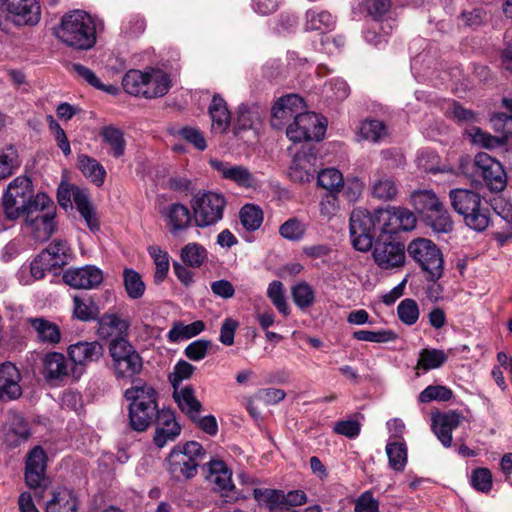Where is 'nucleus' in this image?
Returning <instances> with one entry per match:
<instances>
[{
    "label": "nucleus",
    "mask_w": 512,
    "mask_h": 512,
    "mask_svg": "<svg viewBox=\"0 0 512 512\" xmlns=\"http://www.w3.org/2000/svg\"><path fill=\"white\" fill-rule=\"evenodd\" d=\"M336 26V18L327 10L316 8L309 9L305 13L304 28L306 31L328 33Z\"/></svg>",
    "instance_id": "2f4dec72"
},
{
    "label": "nucleus",
    "mask_w": 512,
    "mask_h": 512,
    "mask_svg": "<svg viewBox=\"0 0 512 512\" xmlns=\"http://www.w3.org/2000/svg\"><path fill=\"white\" fill-rule=\"evenodd\" d=\"M67 355L72 363V380L76 382L85 374L90 364L103 357L104 348L98 341H79L67 347Z\"/></svg>",
    "instance_id": "f8f14e48"
},
{
    "label": "nucleus",
    "mask_w": 512,
    "mask_h": 512,
    "mask_svg": "<svg viewBox=\"0 0 512 512\" xmlns=\"http://www.w3.org/2000/svg\"><path fill=\"white\" fill-rule=\"evenodd\" d=\"M108 350L112 360L111 368L117 380L133 381L141 373L143 360L127 339H112Z\"/></svg>",
    "instance_id": "423d86ee"
},
{
    "label": "nucleus",
    "mask_w": 512,
    "mask_h": 512,
    "mask_svg": "<svg viewBox=\"0 0 512 512\" xmlns=\"http://www.w3.org/2000/svg\"><path fill=\"white\" fill-rule=\"evenodd\" d=\"M318 168V157L314 147H302L293 157L289 167V177L293 182L309 183L314 179Z\"/></svg>",
    "instance_id": "2eb2a0df"
},
{
    "label": "nucleus",
    "mask_w": 512,
    "mask_h": 512,
    "mask_svg": "<svg viewBox=\"0 0 512 512\" xmlns=\"http://www.w3.org/2000/svg\"><path fill=\"white\" fill-rule=\"evenodd\" d=\"M75 317L81 321H90L95 319L98 314V308L91 299H82L78 296L73 298Z\"/></svg>",
    "instance_id": "bf43d9fd"
},
{
    "label": "nucleus",
    "mask_w": 512,
    "mask_h": 512,
    "mask_svg": "<svg viewBox=\"0 0 512 512\" xmlns=\"http://www.w3.org/2000/svg\"><path fill=\"white\" fill-rule=\"evenodd\" d=\"M353 338L358 341L372 342V343H387L394 341L397 335L392 330H358L353 333Z\"/></svg>",
    "instance_id": "052dcab7"
},
{
    "label": "nucleus",
    "mask_w": 512,
    "mask_h": 512,
    "mask_svg": "<svg viewBox=\"0 0 512 512\" xmlns=\"http://www.w3.org/2000/svg\"><path fill=\"white\" fill-rule=\"evenodd\" d=\"M149 255L155 264L154 280L156 283H161L167 277L169 272V255L166 251L162 250L159 246H150L148 248Z\"/></svg>",
    "instance_id": "603ef678"
},
{
    "label": "nucleus",
    "mask_w": 512,
    "mask_h": 512,
    "mask_svg": "<svg viewBox=\"0 0 512 512\" xmlns=\"http://www.w3.org/2000/svg\"><path fill=\"white\" fill-rule=\"evenodd\" d=\"M156 419L154 443L158 448H163L169 442L176 440L181 433V426L176 421L174 413L169 410L160 411Z\"/></svg>",
    "instance_id": "b1692460"
},
{
    "label": "nucleus",
    "mask_w": 512,
    "mask_h": 512,
    "mask_svg": "<svg viewBox=\"0 0 512 512\" xmlns=\"http://www.w3.org/2000/svg\"><path fill=\"white\" fill-rule=\"evenodd\" d=\"M292 299L295 305L305 310L310 308L316 299V292L307 282H299L291 288Z\"/></svg>",
    "instance_id": "8fccbe9b"
},
{
    "label": "nucleus",
    "mask_w": 512,
    "mask_h": 512,
    "mask_svg": "<svg viewBox=\"0 0 512 512\" xmlns=\"http://www.w3.org/2000/svg\"><path fill=\"white\" fill-rule=\"evenodd\" d=\"M210 165L223 179L234 182L240 187L252 188L257 184L256 177L245 166L235 165L217 159L211 160Z\"/></svg>",
    "instance_id": "412c9836"
},
{
    "label": "nucleus",
    "mask_w": 512,
    "mask_h": 512,
    "mask_svg": "<svg viewBox=\"0 0 512 512\" xmlns=\"http://www.w3.org/2000/svg\"><path fill=\"white\" fill-rule=\"evenodd\" d=\"M409 256L419 264L427 274L428 280H438L444 270V259L441 250L429 239L417 238L407 246Z\"/></svg>",
    "instance_id": "1a4fd4ad"
},
{
    "label": "nucleus",
    "mask_w": 512,
    "mask_h": 512,
    "mask_svg": "<svg viewBox=\"0 0 512 512\" xmlns=\"http://www.w3.org/2000/svg\"><path fill=\"white\" fill-rule=\"evenodd\" d=\"M307 231V224L297 217L287 219L279 227V234L285 240L291 242L301 241Z\"/></svg>",
    "instance_id": "09e8293b"
},
{
    "label": "nucleus",
    "mask_w": 512,
    "mask_h": 512,
    "mask_svg": "<svg viewBox=\"0 0 512 512\" xmlns=\"http://www.w3.org/2000/svg\"><path fill=\"white\" fill-rule=\"evenodd\" d=\"M464 416L457 411L438 413L432 416V430L446 448L452 444V432L460 426Z\"/></svg>",
    "instance_id": "5701e85b"
},
{
    "label": "nucleus",
    "mask_w": 512,
    "mask_h": 512,
    "mask_svg": "<svg viewBox=\"0 0 512 512\" xmlns=\"http://www.w3.org/2000/svg\"><path fill=\"white\" fill-rule=\"evenodd\" d=\"M21 166L19 152L14 145L0 149V180L7 179L16 173Z\"/></svg>",
    "instance_id": "58836bf2"
},
{
    "label": "nucleus",
    "mask_w": 512,
    "mask_h": 512,
    "mask_svg": "<svg viewBox=\"0 0 512 512\" xmlns=\"http://www.w3.org/2000/svg\"><path fill=\"white\" fill-rule=\"evenodd\" d=\"M378 236L396 234V215L392 206L375 209Z\"/></svg>",
    "instance_id": "864d4df0"
},
{
    "label": "nucleus",
    "mask_w": 512,
    "mask_h": 512,
    "mask_svg": "<svg viewBox=\"0 0 512 512\" xmlns=\"http://www.w3.org/2000/svg\"><path fill=\"white\" fill-rule=\"evenodd\" d=\"M452 390L442 385H429L420 394L419 401L428 403L431 401H448L452 398Z\"/></svg>",
    "instance_id": "680f3d73"
},
{
    "label": "nucleus",
    "mask_w": 512,
    "mask_h": 512,
    "mask_svg": "<svg viewBox=\"0 0 512 512\" xmlns=\"http://www.w3.org/2000/svg\"><path fill=\"white\" fill-rule=\"evenodd\" d=\"M325 132L326 121L306 110L286 127V135L294 143L320 141L324 138Z\"/></svg>",
    "instance_id": "9b49d317"
},
{
    "label": "nucleus",
    "mask_w": 512,
    "mask_h": 512,
    "mask_svg": "<svg viewBox=\"0 0 512 512\" xmlns=\"http://www.w3.org/2000/svg\"><path fill=\"white\" fill-rule=\"evenodd\" d=\"M99 135L102 137L103 142L109 147V154L115 158L124 155L126 141L124 133L120 128L114 125L103 126L100 129Z\"/></svg>",
    "instance_id": "c9c22d12"
},
{
    "label": "nucleus",
    "mask_w": 512,
    "mask_h": 512,
    "mask_svg": "<svg viewBox=\"0 0 512 512\" xmlns=\"http://www.w3.org/2000/svg\"><path fill=\"white\" fill-rule=\"evenodd\" d=\"M324 93L332 101H342L348 97L350 89L346 81L336 78L329 81Z\"/></svg>",
    "instance_id": "774afa93"
},
{
    "label": "nucleus",
    "mask_w": 512,
    "mask_h": 512,
    "mask_svg": "<svg viewBox=\"0 0 512 512\" xmlns=\"http://www.w3.org/2000/svg\"><path fill=\"white\" fill-rule=\"evenodd\" d=\"M63 281L75 289H94L103 282V272L94 265L71 268L64 272Z\"/></svg>",
    "instance_id": "6ab92c4d"
},
{
    "label": "nucleus",
    "mask_w": 512,
    "mask_h": 512,
    "mask_svg": "<svg viewBox=\"0 0 512 512\" xmlns=\"http://www.w3.org/2000/svg\"><path fill=\"white\" fill-rule=\"evenodd\" d=\"M399 319L406 325H413L419 318V308L415 300L404 299L397 307Z\"/></svg>",
    "instance_id": "0e129e2a"
},
{
    "label": "nucleus",
    "mask_w": 512,
    "mask_h": 512,
    "mask_svg": "<svg viewBox=\"0 0 512 512\" xmlns=\"http://www.w3.org/2000/svg\"><path fill=\"white\" fill-rule=\"evenodd\" d=\"M21 375L17 367L10 363L0 365V400H13L21 396L19 384Z\"/></svg>",
    "instance_id": "393cba45"
},
{
    "label": "nucleus",
    "mask_w": 512,
    "mask_h": 512,
    "mask_svg": "<svg viewBox=\"0 0 512 512\" xmlns=\"http://www.w3.org/2000/svg\"><path fill=\"white\" fill-rule=\"evenodd\" d=\"M373 197L380 200H392L398 193V187L394 180L386 174H377L371 183Z\"/></svg>",
    "instance_id": "79ce46f5"
},
{
    "label": "nucleus",
    "mask_w": 512,
    "mask_h": 512,
    "mask_svg": "<svg viewBox=\"0 0 512 512\" xmlns=\"http://www.w3.org/2000/svg\"><path fill=\"white\" fill-rule=\"evenodd\" d=\"M449 199L454 211L463 217L469 228L481 232L489 226L490 210L478 192L456 188L450 190Z\"/></svg>",
    "instance_id": "7ed1b4c3"
},
{
    "label": "nucleus",
    "mask_w": 512,
    "mask_h": 512,
    "mask_svg": "<svg viewBox=\"0 0 512 512\" xmlns=\"http://www.w3.org/2000/svg\"><path fill=\"white\" fill-rule=\"evenodd\" d=\"M387 135L386 126L382 121L374 119L364 120L358 129V136L370 142H379Z\"/></svg>",
    "instance_id": "49530a36"
},
{
    "label": "nucleus",
    "mask_w": 512,
    "mask_h": 512,
    "mask_svg": "<svg viewBox=\"0 0 512 512\" xmlns=\"http://www.w3.org/2000/svg\"><path fill=\"white\" fill-rule=\"evenodd\" d=\"M209 114L212 120V129L216 133H224L230 125V112L225 100L214 95L209 106Z\"/></svg>",
    "instance_id": "473e14b6"
},
{
    "label": "nucleus",
    "mask_w": 512,
    "mask_h": 512,
    "mask_svg": "<svg viewBox=\"0 0 512 512\" xmlns=\"http://www.w3.org/2000/svg\"><path fill=\"white\" fill-rule=\"evenodd\" d=\"M145 79H147L146 71L129 70L122 79L123 89L130 95L143 97Z\"/></svg>",
    "instance_id": "3c124183"
},
{
    "label": "nucleus",
    "mask_w": 512,
    "mask_h": 512,
    "mask_svg": "<svg viewBox=\"0 0 512 512\" xmlns=\"http://www.w3.org/2000/svg\"><path fill=\"white\" fill-rule=\"evenodd\" d=\"M173 398L180 411L189 419L203 410V405L197 399L195 390L191 385L174 388Z\"/></svg>",
    "instance_id": "c85d7f7f"
},
{
    "label": "nucleus",
    "mask_w": 512,
    "mask_h": 512,
    "mask_svg": "<svg viewBox=\"0 0 512 512\" xmlns=\"http://www.w3.org/2000/svg\"><path fill=\"white\" fill-rule=\"evenodd\" d=\"M209 474L207 476L209 482L214 485V489L227 495L229 491L234 489L232 483V473L226 464L221 460H212L208 464Z\"/></svg>",
    "instance_id": "7c9ffc66"
},
{
    "label": "nucleus",
    "mask_w": 512,
    "mask_h": 512,
    "mask_svg": "<svg viewBox=\"0 0 512 512\" xmlns=\"http://www.w3.org/2000/svg\"><path fill=\"white\" fill-rule=\"evenodd\" d=\"M42 375L53 386H60L69 378L72 379L71 367L65 355L55 351L45 354L42 358Z\"/></svg>",
    "instance_id": "f3484780"
},
{
    "label": "nucleus",
    "mask_w": 512,
    "mask_h": 512,
    "mask_svg": "<svg viewBox=\"0 0 512 512\" xmlns=\"http://www.w3.org/2000/svg\"><path fill=\"white\" fill-rule=\"evenodd\" d=\"M195 369V366L188 363L187 361L179 360L175 364L173 372L169 375V381L173 389L176 387H183L184 385L181 383L184 380L189 379L193 375Z\"/></svg>",
    "instance_id": "69168bd1"
},
{
    "label": "nucleus",
    "mask_w": 512,
    "mask_h": 512,
    "mask_svg": "<svg viewBox=\"0 0 512 512\" xmlns=\"http://www.w3.org/2000/svg\"><path fill=\"white\" fill-rule=\"evenodd\" d=\"M227 199L224 194L212 190H200L192 195L190 208L194 225L198 228L215 226L224 217Z\"/></svg>",
    "instance_id": "39448f33"
},
{
    "label": "nucleus",
    "mask_w": 512,
    "mask_h": 512,
    "mask_svg": "<svg viewBox=\"0 0 512 512\" xmlns=\"http://www.w3.org/2000/svg\"><path fill=\"white\" fill-rule=\"evenodd\" d=\"M172 234L187 229L193 221L191 208L182 203H172L161 210Z\"/></svg>",
    "instance_id": "a878e982"
},
{
    "label": "nucleus",
    "mask_w": 512,
    "mask_h": 512,
    "mask_svg": "<svg viewBox=\"0 0 512 512\" xmlns=\"http://www.w3.org/2000/svg\"><path fill=\"white\" fill-rule=\"evenodd\" d=\"M476 173L483 179L485 186L492 193L502 192L508 183L503 165L487 153L481 152L474 157Z\"/></svg>",
    "instance_id": "4468645a"
},
{
    "label": "nucleus",
    "mask_w": 512,
    "mask_h": 512,
    "mask_svg": "<svg viewBox=\"0 0 512 512\" xmlns=\"http://www.w3.org/2000/svg\"><path fill=\"white\" fill-rule=\"evenodd\" d=\"M125 398L131 401L129 420L133 430L145 431L159 414L156 391L153 387L143 384L133 386L125 391Z\"/></svg>",
    "instance_id": "20e7f679"
},
{
    "label": "nucleus",
    "mask_w": 512,
    "mask_h": 512,
    "mask_svg": "<svg viewBox=\"0 0 512 512\" xmlns=\"http://www.w3.org/2000/svg\"><path fill=\"white\" fill-rule=\"evenodd\" d=\"M304 110H306V105L299 95H285L278 99L272 108L271 124L274 128L281 129L295 121Z\"/></svg>",
    "instance_id": "dca6fc26"
},
{
    "label": "nucleus",
    "mask_w": 512,
    "mask_h": 512,
    "mask_svg": "<svg viewBox=\"0 0 512 512\" xmlns=\"http://www.w3.org/2000/svg\"><path fill=\"white\" fill-rule=\"evenodd\" d=\"M254 497L268 507L270 512H296L294 507L307 503V495L302 490H291L285 493L282 490L255 489Z\"/></svg>",
    "instance_id": "ddd939ff"
},
{
    "label": "nucleus",
    "mask_w": 512,
    "mask_h": 512,
    "mask_svg": "<svg viewBox=\"0 0 512 512\" xmlns=\"http://www.w3.org/2000/svg\"><path fill=\"white\" fill-rule=\"evenodd\" d=\"M389 467L395 472H403L408 461L407 446L404 441L388 442L385 448Z\"/></svg>",
    "instance_id": "a19ab883"
},
{
    "label": "nucleus",
    "mask_w": 512,
    "mask_h": 512,
    "mask_svg": "<svg viewBox=\"0 0 512 512\" xmlns=\"http://www.w3.org/2000/svg\"><path fill=\"white\" fill-rule=\"evenodd\" d=\"M467 135L474 145L485 149H494L504 144V138L492 136L475 126L467 130Z\"/></svg>",
    "instance_id": "5fc2aeb1"
},
{
    "label": "nucleus",
    "mask_w": 512,
    "mask_h": 512,
    "mask_svg": "<svg viewBox=\"0 0 512 512\" xmlns=\"http://www.w3.org/2000/svg\"><path fill=\"white\" fill-rule=\"evenodd\" d=\"M448 359V355L439 349L425 348L419 353L417 368L424 371L441 367Z\"/></svg>",
    "instance_id": "de8ad7c7"
},
{
    "label": "nucleus",
    "mask_w": 512,
    "mask_h": 512,
    "mask_svg": "<svg viewBox=\"0 0 512 512\" xmlns=\"http://www.w3.org/2000/svg\"><path fill=\"white\" fill-rule=\"evenodd\" d=\"M350 237L354 248L361 252L369 251L378 236L375 210L356 208L350 215Z\"/></svg>",
    "instance_id": "9d476101"
},
{
    "label": "nucleus",
    "mask_w": 512,
    "mask_h": 512,
    "mask_svg": "<svg viewBox=\"0 0 512 512\" xmlns=\"http://www.w3.org/2000/svg\"><path fill=\"white\" fill-rule=\"evenodd\" d=\"M56 38L76 50H89L96 43V26L83 10H73L62 16L54 29Z\"/></svg>",
    "instance_id": "f257e3e1"
},
{
    "label": "nucleus",
    "mask_w": 512,
    "mask_h": 512,
    "mask_svg": "<svg viewBox=\"0 0 512 512\" xmlns=\"http://www.w3.org/2000/svg\"><path fill=\"white\" fill-rule=\"evenodd\" d=\"M38 193L34 194L32 181L27 176L13 179L3 195V213L8 220L14 221L22 216L30 206H36Z\"/></svg>",
    "instance_id": "6e6552de"
},
{
    "label": "nucleus",
    "mask_w": 512,
    "mask_h": 512,
    "mask_svg": "<svg viewBox=\"0 0 512 512\" xmlns=\"http://www.w3.org/2000/svg\"><path fill=\"white\" fill-rule=\"evenodd\" d=\"M267 296L280 313L288 315L289 308L284 296L283 284L280 281H273L269 284Z\"/></svg>",
    "instance_id": "338daca9"
},
{
    "label": "nucleus",
    "mask_w": 512,
    "mask_h": 512,
    "mask_svg": "<svg viewBox=\"0 0 512 512\" xmlns=\"http://www.w3.org/2000/svg\"><path fill=\"white\" fill-rule=\"evenodd\" d=\"M180 258L186 266L199 268L208 260V251L203 245L191 242L181 249Z\"/></svg>",
    "instance_id": "37998d69"
},
{
    "label": "nucleus",
    "mask_w": 512,
    "mask_h": 512,
    "mask_svg": "<svg viewBox=\"0 0 512 512\" xmlns=\"http://www.w3.org/2000/svg\"><path fill=\"white\" fill-rule=\"evenodd\" d=\"M46 512H77V499L72 491L59 488L47 502Z\"/></svg>",
    "instance_id": "e433bc0d"
},
{
    "label": "nucleus",
    "mask_w": 512,
    "mask_h": 512,
    "mask_svg": "<svg viewBox=\"0 0 512 512\" xmlns=\"http://www.w3.org/2000/svg\"><path fill=\"white\" fill-rule=\"evenodd\" d=\"M73 202L90 230H97L99 228L98 219L87 192L77 187V189L74 190Z\"/></svg>",
    "instance_id": "4c0bfd02"
},
{
    "label": "nucleus",
    "mask_w": 512,
    "mask_h": 512,
    "mask_svg": "<svg viewBox=\"0 0 512 512\" xmlns=\"http://www.w3.org/2000/svg\"><path fill=\"white\" fill-rule=\"evenodd\" d=\"M27 322L36 333V338L39 343L51 346L60 343L62 335L56 323L44 317H30L27 319Z\"/></svg>",
    "instance_id": "bb28decb"
},
{
    "label": "nucleus",
    "mask_w": 512,
    "mask_h": 512,
    "mask_svg": "<svg viewBox=\"0 0 512 512\" xmlns=\"http://www.w3.org/2000/svg\"><path fill=\"white\" fill-rule=\"evenodd\" d=\"M204 456V448L196 441L176 445L167 457V470L175 480L191 479L197 475L199 461Z\"/></svg>",
    "instance_id": "0eeeda50"
},
{
    "label": "nucleus",
    "mask_w": 512,
    "mask_h": 512,
    "mask_svg": "<svg viewBox=\"0 0 512 512\" xmlns=\"http://www.w3.org/2000/svg\"><path fill=\"white\" fill-rule=\"evenodd\" d=\"M239 216L242 225L248 231L259 229L263 222L262 210L253 204L244 205L240 210Z\"/></svg>",
    "instance_id": "4d7b16f0"
},
{
    "label": "nucleus",
    "mask_w": 512,
    "mask_h": 512,
    "mask_svg": "<svg viewBox=\"0 0 512 512\" xmlns=\"http://www.w3.org/2000/svg\"><path fill=\"white\" fill-rule=\"evenodd\" d=\"M317 185L329 193H339L344 188L342 173L335 168H326L318 172Z\"/></svg>",
    "instance_id": "c03bdc74"
},
{
    "label": "nucleus",
    "mask_w": 512,
    "mask_h": 512,
    "mask_svg": "<svg viewBox=\"0 0 512 512\" xmlns=\"http://www.w3.org/2000/svg\"><path fill=\"white\" fill-rule=\"evenodd\" d=\"M205 329V323L201 320L185 324L182 321H174L167 333V339L170 343H177L196 337Z\"/></svg>",
    "instance_id": "f704fd0d"
},
{
    "label": "nucleus",
    "mask_w": 512,
    "mask_h": 512,
    "mask_svg": "<svg viewBox=\"0 0 512 512\" xmlns=\"http://www.w3.org/2000/svg\"><path fill=\"white\" fill-rule=\"evenodd\" d=\"M425 222L436 233H449L453 229V221L449 212L445 209L444 205L441 210L426 216Z\"/></svg>",
    "instance_id": "13d9d810"
},
{
    "label": "nucleus",
    "mask_w": 512,
    "mask_h": 512,
    "mask_svg": "<svg viewBox=\"0 0 512 512\" xmlns=\"http://www.w3.org/2000/svg\"><path fill=\"white\" fill-rule=\"evenodd\" d=\"M1 5L17 23L34 25L40 20V6L36 0H1Z\"/></svg>",
    "instance_id": "4be33fe9"
},
{
    "label": "nucleus",
    "mask_w": 512,
    "mask_h": 512,
    "mask_svg": "<svg viewBox=\"0 0 512 512\" xmlns=\"http://www.w3.org/2000/svg\"><path fill=\"white\" fill-rule=\"evenodd\" d=\"M50 259L53 261L50 266H63L68 262L70 257V247L65 240L55 239L49 246L41 253V258Z\"/></svg>",
    "instance_id": "a18cd8bd"
},
{
    "label": "nucleus",
    "mask_w": 512,
    "mask_h": 512,
    "mask_svg": "<svg viewBox=\"0 0 512 512\" xmlns=\"http://www.w3.org/2000/svg\"><path fill=\"white\" fill-rule=\"evenodd\" d=\"M78 166L83 175L96 186H101L104 183L106 171L96 159L84 154L79 155Z\"/></svg>",
    "instance_id": "ea45409f"
},
{
    "label": "nucleus",
    "mask_w": 512,
    "mask_h": 512,
    "mask_svg": "<svg viewBox=\"0 0 512 512\" xmlns=\"http://www.w3.org/2000/svg\"><path fill=\"white\" fill-rule=\"evenodd\" d=\"M143 97L147 99L166 95L171 87V80L167 73L160 69L146 71Z\"/></svg>",
    "instance_id": "cd10ccee"
},
{
    "label": "nucleus",
    "mask_w": 512,
    "mask_h": 512,
    "mask_svg": "<svg viewBox=\"0 0 512 512\" xmlns=\"http://www.w3.org/2000/svg\"><path fill=\"white\" fill-rule=\"evenodd\" d=\"M30 436L27 423L22 418H17L5 435L6 442L11 446H17L26 441Z\"/></svg>",
    "instance_id": "e2e57ef3"
},
{
    "label": "nucleus",
    "mask_w": 512,
    "mask_h": 512,
    "mask_svg": "<svg viewBox=\"0 0 512 512\" xmlns=\"http://www.w3.org/2000/svg\"><path fill=\"white\" fill-rule=\"evenodd\" d=\"M47 455L40 446L32 448L26 457L25 482L31 489L45 488Z\"/></svg>",
    "instance_id": "a211bd4d"
},
{
    "label": "nucleus",
    "mask_w": 512,
    "mask_h": 512,
    "mask_svg": "<svg viewBox=\"0 0 512 512\" xmlns=\"http://www.w3.org/2000/svg\"><path fill=\"white\" fill-rule=\"evenodd\" d=\"M22 214L23 232L35 242H45L56 231V205L46 193L39 192L36 206Z\"/></svg>",
    "instance_id": "f03ea898"
},
{
    "label": "nucleus",
    "mask_w": 512,
    "mask_h": 512,
    "mask_svg": "<svg viewBox=\"0 0 512 512\" xmlns=\"http://www.w3.org/2000/svg\"><path fill=\"white\" fill-rule=\"evenodd\" d=\"M373 258L381 269L401 267L405 262V247L400 242H379L374 247Z\"/></svg>",
    "instance_id": "aec40b11"
},
{
    "label": "nucleus",
    "mask_w": 512,
    "mask_h": 512,
    "mask_svg": "<svg viewBox=\"0 0 512 512\" xmlns=\"http://www.w3.org/2000/svg\"><path fill=\"white\" fill-rule=\"evenodd\" d=\"M411 202L414 208L423 215L424 219H426V216H430L432 213L439 211V209L441 210L443 206V203L432 190L413 192Z\"/></svg>",
    "instance_id": "72a5a7b5"
},
{
    "label": "nucleus",
    "mask_w": 512,
    "mask_h": 512,
    "mask_svg": "<svg viewBox=\"0 0 512 512\" xmlns=\"http://www.w3.org/2000/svg\"><path fill=\"white\" fill-rule=\"evenodd\" d=\"M130 323L116 314H104L99 319V335L103 338L119 339L128 335Z\"/></svg>",
    "instance_id": "c756f323"
},
{
    "label": "nucleus",
    "mask_w": 512,
    "mask_h": 512,
    "mask_svg": "<svg viewBox=\"0 0 512 512\" xmlns=\"http://www.w3.org/2000/svg\"><path fill=\"white\" fill-rule=\"evenodd\" d=\"M123 278L126 293L131 299H139L144 295L145 284L138 272L126 268L123 271Z\"/></svg>",
    "instance_id": "6e6d98bb"
}]
</instances>
